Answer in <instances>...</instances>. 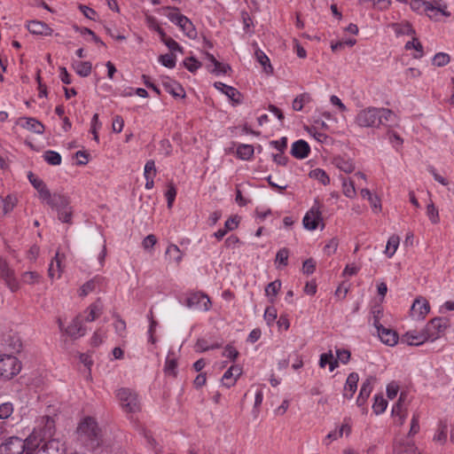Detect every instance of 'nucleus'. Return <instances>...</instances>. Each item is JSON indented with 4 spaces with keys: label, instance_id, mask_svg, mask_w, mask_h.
I'll return each mask as SVG.
<instances>
[{
    "label": "nucleus",
    "instance_id": "nucleus-4",
    "mask_svg": "<svg viewBox=\"0 0 454 454\" xmlns=\"http://www.w3.org/2000/svg\"><path fill=\"white\" fill-rule=\"evenodd\" d=\"M27 178L33 187L37 191L39 199L47 205H62L66 202L65 195L60 193H51L45 183L32 172H29Z\"/></svg>",
    "mask_w": 454,
    "mask_h": 454
},
{
    "label": "nucleus",
    "instance_id": "nucleus-3",
    "mask_svg": "<svg viewBox=\"0 0 454 454\" xmlns=\"http://www.w3.org/2000/svg\"><path fill=\"white\" fill-rule=\"evenodd\" d=\"M36 431H33L26 440L17 436L8 438L0 447L3 454H27L36 446Z\"/></svg>",
    "mask_w": 454,
    "mask_h": 454
},
{
    "label": "nucleus",
    "instance_id": "nucleus-31",
    "mask_svg": "<svg viewBox=\"0 0 454 454\" xmlns=\"http://www.w3.org/2000/svg\"><path fill=\"white\" fill-rule=\"evenodd\" d=\"M181 30L189 37L195 38L197 35L196 29L192 24V22L184 16L181 19V22L177 25Z\"/></svg>",
    "mask_w": 454,
    "mask_h": 454
},
{
    "label": "nucleus",
    "instance_id": "nucleus-7",
    "mask_svg": "<svg viewBox=\"0 0 454 454\" xmlns=\"http://www.w3.org/2000/svg\"><path fill=\"white\" fill-rule=\"evenodd\" d=\"M116 397L123 411L135 413L140 411V402L136 392L129 388H121L116 392Z\"/></svg>",
    "mask_w": 454,
    "mask_h": 454
},
{
    "label": "nucleus",
    "instance_id": "nucleus-52",
    "mask_svg": "<svg viewBox=\"0 0 454 454\" xmlns=\"http://www.w3.org/2000/svg\"><path fill=\"white\" fill-rule=\"evenodd\" d=\"M159 62L168 68H173L176 66V56L172 53L160 55Z\"/></svg>",
    "mask_w": 454,
    "mask_h": 454
},
{
    "label": "nucleus",
    "instance_id": "nucleus-26",
    "mask_svg": "<svg viewBox=\"0 0 454 454\" xmlns=\"http://www.w3.org/2000/svg\"><path fill=\"white\" fill-rule=\"evenodd\" d=\"M241 374V370L238 366H231L224 373L222 378L223 384L227 387H232L239 376Z\"/></svg>",
    "mask_w": 454,
    "mask_h": 454
},
{
    "label": "nucleus",
    "instance_id": "nucleus-62",
    "mask_svg": "<svg viewBox=\"0 0 454 454\" xmlns=\"http://www.w3.org/2000/svg\"><path fill=\"white\" fill-rule=\"evenodd\" d=\"M184 67L190 71V72H195L198 70L201 64L197 59H195L192 57L187 58L184 60Z\"/></svg>",
    "mask_w": 454,
    "mask_h": 454
},
{
    "label": "nucleus",
    "instance_id": "nucleus-60",
    "mask_svg": "<svg viewBox=\"0 0 454 454\" xmlns=\"http://www.w3.org/2000/svg\"><path fill=\"white\" fill-rule=\"evenodd\" d=\"M289 251L287 248H281L276 254V262L280 264L286 266L288 262Z\"/></svg>",
    "mask_w": 454,
    "mask_h": 454
},
{
    "label": "nucleus",
    "instance_id": "nucleus-33",
    "mask_svg": "<svg viewBox=\"0 0 454 454\" xmlns=\"http://www.w3.org/2000/svg\"><path fill=\"white\" fill-rule=\"evenodd\" d=\"M311 100L312 98L309 93H301L294 99L292 108L294 111H301L303 106L311 102Z\"/></svg>",
    "mask_w": 454,
    "mask_h": 454
},
{
    "label": "nucleus",
    "instance_id": "nucleus-19",
    "mask_svg": "<svg viewBox=\"0 0 454 454\" xmlns=\"http://www.w3.org/2000/svg\"><path fill=\"white\" fill-rule=\"evenodd\" d=\"M18 198L14 194H8L5 197L0 196V216L11 213L17 206Z\"/></svg>",
    "mask_w": 454,
    "mask_h": 454
},
{
    "label": "nucleus",
    "instance_id": "nucleus-14",
    "mask_svg": "<svg viewBox=\"0 0 454 454\" xmlns=\"http://www.w3.org/2000/svg\"><path fill=\"white\" fill-rule=\"evenodd\" d=\"M425 14L432 20H438L439 15H442L444 17H450V12L448 11V6L446 4H439V3H431L427 5Z\"/></svg>",
    "mask_w": 454,
    "mask_h": 454
},
{
    "label": "nucleus",
    "instance_id": "nucleus-15",
    "mask_svg": "<svg viewBox=\"0 0 454 454\" xmlns=\"http://www.w3.org/2000/svg\"><path fill=\"white\" fill-rule=\"evenodd\" d=\"M404 394L401 393L398 402L393 406L392 415L394 417L395 423L398 426L403 425L407 418V409L403 405Z\"/></svg>",
    "mask_w": 454,
    "mask_h": 454
},
{
    "label": "nucleus",
    "instance_id": "nucleus-30",
    "mask_svg": "<svg viewBox=\"0 0 454 454\" xmlns=\"http://www.w3.org/2000/svg\"><path fill=\"white\" fill-rule=\"evenodd\" d=\"M72 67L76 74L82 77H87L91 73V63L89 61H74Z\"/></svg>",
    "mask_w": 454,
    "mask_h": 454
},
{
    "label": "nucleus",
    "instance_id": "nucleus-50",
    "mask_svg": "<svg viewBox=\"0 0 454 454\" xmlns=\"http://www.w3.org/2000/svg\"><path fill=\"white\" fill-rule=\"evenodd\" d=\"M450 61V57L445 52H438L433 58V65L436 67H444Z\"/></svg>",
    "mask_w": 454,
    "mask_h": 454
},
{
    "label": "nucleus",
    "instance_id": "nucleus-45",
    "mask_svg": "<svg viewBox=\"0 0 454 454\" xmlns=\"http://www.w3.org/2000/svg\"><path fill=\"white\" fill-rule=\"evenodd\" d=\"M44 160L52 166H58L61 163V156L55 151H47L43 154Z\"/></svg>",
    "mask_w": 454,
    "mask_h": 454
},
{
    "label": "nucleus",
    "instance_id": "nucleus-61",
    "mask_svg": "<svg viewBox=\"0 0 454 454\" xmlns=\"http://www.w3.org/2000/svg\"><path fill=\"white\" fill-rule=\"evenodd\" d=\"M101 128V122L99 121L98 114H95L91 120V133L93 134L94 139L98 142V129Z\"/></svg>",
    "mask_w": 454,
    "mask_h": 454
},
{
    "label": "nucleus",
    "instance_id": "nucleus-10",
    "mask_svg": "<svg viewBox=\"0 0 454 454\" xmlns=\"http://www.w3.org/2000/svg\"><path fill=\"white\" fill-rule=\"evenodd\" d=\"M210 300L202 293L191 294L186 299V306L192 309L207 311L210 309Z\"/></svg>",
    "mask_w": 454,
    "mask_h": 454
},
{
    "label": "nucleus",
    "instance_id": "nucleus-28",
    "mask_svg": "<svg viewBox=\"0 0 454 454\" xmlns=\"http://www.w3.org/2000/svg\"><path fill=\"white\" fill-rule=\"evenodd\" d=\"M61 257L59 252L56 253L54 259L49 265L48 269V276L50 278L54 279L55 278H60V274L62 271L61 268Z\"/></svg>",
    "mask_w": 454,
    "mask_h": 454
},
{
    "label": "nucleus",
    "instance_id": "nucleus-27",
    "mask_svg": "<svg viewBox=\"0 0 454 454\" xmlns=\"http://www.w3.org/2000/svg\"><path fill=\"white\" fill-rule=\"evenodd\" d=\"M27 29L32 34L41 35H48L51 31V29L45 23L37 20L28 22Z\"/></svg>",
    "mask_w": 454,
    "mask_h": 454
},
{
    "label": "nucleus",
    "instance_id": "nucleus-40",
    "mask_svg": "<svg viewBox=\"0 0 454 454\" xmlns=\"http://www.w3.org/2000/svg\"><path fill=\"white\" fill-rule=\"evenodd\" d=\"M41 275L36 271H26L21 276V280L27 285H35L41 280Z\"/></svg>",
    "mask_w": 454,
    "mask_h": 454
},
{
    "label": "nucleus",
    "instance_id": "nucleus-58",
    "mask_svg": "<svg viewBox=\"0 0 454 454\" xmlns=\"http://www.w3.org/2000/svg\"><path fill=\"white\" fill-rule=\"evenodd\" d=\"M387 137L389 142L392 144V145L395 148L400 147L403 143V138L396 132L393 131L392 129L387 130Z\"/></svg>",
    "mask_w": 454,
    "mask_h": 454
},
{
    "label": "nucleus",
    "instance_id": "nucleus-25",
    "mask_svg": "<svg viewBox=\"0 0 454 454\" xmlns=\"http://www.w3.org/2000/svg\"><path fill=\"white\" fill-rule=\"evenodd\" d=\"M418 448L411 441H399L394 444L395 454H417Z\"/></svg>",
    "mask_w": 454,
    "mask_h": 454
},
{
    "label": "nucleus",
    "instance_id": "nucleus-54",
    "mask_svg": "<svg viewBox=\"0 0 454 454\" xmlns=\"http://www.w3.org/2000/svg\"><path fill=\"white\" fill-rule=\"evenodd\" d=\"M428 4L429 2L424 0H412L410 4L411 10L420 14L425 13Z\"/></svg>",
    "mask_w": 454,
    "mask_h": 454
},
{
    "label": "nucleus",
    "instance_id": "nucleus-42",
    "mask_svg": "<svg viewBox=\"0 0 454 454\" xmlns=\"http://www.w3.org/2000/svg\"><path fill=\"white\" fill-rule=\"evenodd\" d=\"M387 406V402L386 399L381 395H375L374 396V403L372 404V410L373 411L379 415L383 413Z\"/></svg>",
    "mask_w": 454,
    "mask_h": 454
},
{
    "label": "nucleus",
    "instance_id": "nucleus-34",
    "mask_svg": "<svg viewBox=\"0 0 454 454\" xmlns=\"http://www.w3.org/2000/svg\"><path fill=\"white\" fill-rule=\"evenodd\" d=\"M166 255L168 257V260L173 261L177 264L182 261L183 258V253L175 244H170L167 247Z\"/></svg>",
    "mask_w": 454,
    "mask_h": 454
},
{
    "label": "nucleus",
    "instance_id": "nucleus-32",
    "mask_svg": "<svg viewBox=\"0 0 454 454\" xmlns=\"http://www.w3.org/2000/svg\"><path fill=\"white\" fill-rule=\"evenodd\" d=\"M400 243V238L397 235H392L389 237L384 254L388 257L392 258L395 254Z\"/></svg>",
    "mask_w": 454,
    "mask_h": 454
},
{
    "label": "nucleus",
    "instance_id": "nucleus-16",
    "mask_svg": "<svg viewBox=\"0 0 454 454\" xmlns=\"http://www.w3.org/2000/svg\"><path fill=\"white\" fill-rule=\"evenodd\" d=\"M66 202L62 205H49L51 208L55 209L58 212V217L62 223H70L72 220V209L69 206L70 201L69 199L65 196Z\"/></svg>",
    "mask_w": 454,
    "mask_h": 454
},
{
    "label": "nucleus",
    "instance_id": "nucleus-63",
    "mask_svg": "<svg viewBox=\"0 0 454 454\" xmlns=\"http://www.w3.org/2000/svg\"><path fill=\"white\" fill-rule=\"evenodd\" d=\"M165 196L167 198V200H168V208H171L172 206H173V202L176 199V190L174 186V184H168V190L165 193Z\"/></svg>",
    "mask_w": 454,
    "mask_h": 454
},
{
    "label": "nucleus",
    "instance_id": "nucleus-8",
    "mask_svg": "<svg viewBox=\"0 0 454 454\" xmlns=\"http://www.w3.org/2000/svg\"><path fill=\"white\" fill-rule=\"evenodd\" d=\"M449 327V319L445 317H435L430 320L425 327L426 333L431 341L441 337V335Z\"/></svg>",
    "mask_w": 454,
    "mask_h": 454
},
{
    "label": "nucleus",
    "instance_id": "nucleus-48",
    "mask_svg": "<svg viewBox=\"0 0 454 454\" xmlns=\"http://www.w3.org/2000/svg\"><path fill=\"white\" fill-rule=\"evenodd\" d=\"M237 154L242 160H248L254 154V147L250 145H240L237 148Z\"/></svg>",
    "mask_w": 454,
    "mask_h": 454
},
{
    "label": "nucleus",
    "instance_id": "nucleus-44",
    "mask_svg": "<svg viewBox=\"0 0 454 454\" xmlns=\"http://www.w3.org/2000/svg\"><path fill=\"white\" fill-rule=\"evenodd\" d=\"M207 58L214 66V68L212 69L213 73L216 74H225L227 70L230 69V67L228 65L220 63L215 59V58L213 55L207 54Z\"/></svg>",
    "mask_w": 454,
    "mask_h": 454
},
{
    "label": "nucleus",
    "instance_id": "nucleus-24",
    "mask_svg": "<svg viewBox=\"0 0 454 454\" xmlns=\"http://www.w3.org/2000/svg\"><path fill=\"white\" fill-rule=\"evenodd\" d=\"M65 333L73 339H77L85 334V329L82 327V322L78 317L72 320L69 325L65 329Z\"/></svg>",
    "mask_w": 454,
    "mask_h": 454
},
{
    "label": "nucleus",
    "instance_id": "nucleus-1",
    "mask_svg": "<svg viewBox=\"0 0 454 454\" xmlns=\"http://www.w3.org/2000/svg\"><path fill=\"white\" fill-rule=\"evenodd\" d=\"M355 123L360 128L367 129L398 126L397 116L391 109L374 106L360 110L355 117Z\"/></svg>",
    "mask_w": 454,
    "mask_h": 454
},
{
    "label": "nucleus",
    "instance_id": "nucleus-38",
    "mask_svg": "<svg viewBox=\"0 0 454 454\" xmlns=\"http://www.w3.org/2000/svg\"><path fill=\"white\" fill-rule=\"evenodd\" d=\"M164 12L167 18L176 26L181 22V19L184 17L177 8L167 7L164 8Z\"/></svg>",
    "mask_w": 454,
    "mask_h": 454
},
{
    "label": "nucleus",
    "instance_id": "nucleus-53",
    "mask_svg": "<svg viewBox=\"0 0 454 454\" xmlns=\"http://www.w3.org/2000/svg\"><path fill=\"white\" fill-rule=\"evenodd\" d=\"M263 317H264V319H265L267 325L270 326L272 325L278 317V312H277L276 308H274L272 306L267 307L264 311Z\"/></svg>",
    "mask_w": 454,
    "mask_h": 454
},
{
    "label": "nucleus",
    "instance_id": "nucleus-21",
    "mask_svg": "<svg viewBox=\"0 0 454 454\" xmlns=\"http://www.w3.org/2000/svg\"><path fill=\"white\" fill-rule=\"evenodd\" d=\"M22 128L33 131L36 134H43L44 131V126L32 117L20 118L18 122Z\"/></svg>",
    "mask_w": 454,
    "mask_h": 454
},
{
    "label": "nucleus",
    "instance_id": "nucleus-35",
    "mask_svg": "<svg viewBox=\"0 0 454 454\" xmlns=\"http://www.w3.org/2000/svg\"><path fill=\"white\" fill-rule=\"evenodd\" d=\"M334 161L337 168L345 173H351L355 169V165L350 159L337 157Z\"/></svg>",
    "mask_w": 454,
    "mask_h": 454
},
{
    "label": "nucleus",
    "instance_id": "nucleus-17",
    "mask_svg": "<svg viewBox=\"0 0 454 454\" xmlns=\"http://www.w3.org/2000/svg\"><path fill=\"white\" fill-rule=\"evenodd\" d=\"M214 86L216 90L225 94L233 103H241V94L236 88L221 82H215Z\"/></svg>",
    "mask_w": 454,
    "mask_h": 454
},
{
    "label": "nucleus",
    "instance_id": "nucleus-9",
    "mask_svg": "<svg viewBox=\"0 0 454 454\" xmlns=\"http://www.w3.org/2000/svg\"><path fill=\"white\" fill-rule=\"evenodd\" d=\"M322 221L323 218L320 206L316 201L312 207L304 215L302 223L305 229L314 231L318 227Z\"/></svg>",
    "mask_w": 454,
    "mask_h": 454
},
{
    "label": "nucleus",
    "instance_id": "nucleus-5",
    "mask_svg": "<svg viewBox=\"0 0 454 454\" xmlns=\"http://www.w3.org/2000/svg\"><path fill=\"white\" fill-rule=\"evenodd\" d=\"M35 447H33L34 454H66L65 443L59 439H50L45 441L41 436V433L36 431Z\"/></svg>",
    "mask_w": 454,
    "mask_h": 454
},
{
    "label": "nucleus",
    "instance_id": "nucleus-55",
    "mask_svg": "<svg viewBox=\"0 0 454 454\" xmlns=\"http://www.w3.org/2000/svg\"><path fill=\"white\" fill-rule=\"evenodd\" d=\"M357 2L359 4L372 3L374 7L380 10L388 8L391 4V0H357Z\"/></svg>",
    "mask_w": 454,
    "mask_h": 454
},
{
    "label": "nucleus",
    "instance_id": "nucleus-13",
    "mask_svg": "<svg viewBox=\"0 0 454 454\" xmlns=\"http://www.w3.org/2000/svg\"><path fill=\"white\" fill-rule=\"evenodd\" d=\"M429 311L430 306L428 301L421 296L415 299L411 308V316L417 319H424Z\"/></svg>",
    "mask_w": 454,
    "mask_h": 454
},
{
    "label": "nucleus",
    "instance_id": "nucleus-56",
    "mask_svg": "<svg viewBox=\"0 0 454 454\" xmlns=\"http://www.w3.org/2000/svg\"><path fill=\"white\" fill-rule=\"evenodd\" d=\"M13 413V405L12 403H4L0 404V419H6Z\"/></svg>",
    "mask_w": 454,
    "mask_h": 454
},
{
    "label": "nucleus",
    "instance_id": "nucleus-37",
    "mask_svg": "<svg viewBox=\"0 0 454 454\" xmlns=\"http://www.w3.org/2000/svg\"><path fill=\"white\" fill-rule=\"evenodd\" d=\"M404 47L407 51L411 49H414L416 51V54H414L415 59H420L424 54L423 46L421 43L419 41V39L416 37H412L411 41L407 42Z\"/></svg>",
    "mask_w": 454,
    "mask_h": 454
},
{
    "label": "nucleus",
    "instance_id": "nucleus-47",
    "mask_svg": "<svg viewBox=\"0 0 454 454\" xmlns=\"http://www.w3.org/2000/svg\"><path fill=\"white\" fill-rule=\"evenodd\" d=\"M447 424L441 422L433 440L435 442L444 443L447 440Z\"/></svg>",
    "mask_w": 454,
    "mask_h": 454
},
{
    "label": "nucleus",
    "instance_id": "nucleus-36",
    "mask_svg": "<svg viewBox=\"0 0 454 454\" xmlns=\"http://www.w3.org/2000/svg\"><path fill=\"white\" fill-rule=\"evenodd\" d=\"M281 288V282L280 280H275L273 282H270L268 284V286L265 288V294L269 297V300L270 302L274 301V299L276 295L278 294V291Z\"/></svg>",
    "mask_w": 454,
    "mask_h": 454
},
{
    "label": "nucleus",
    "instance_id": "nucleus-46",
    "mask_svg": "<svg viewBox=\"0 0 454 454\" xmlns=\"http://www.w3.org/2000/svg\"><path fill=\"white\" fill-rule=\"evenodd\" d=\"M342 192L346 197L351 199L355 198L356 195V191L354 182L352 180L344 179L342 182Z\"/></svg>",
    "mask_w": 454,
    "mask_h": 454
},
{
    "label": "nucleus",
    "instance_id": "nucleus-2",
    "mask_svg": "<svg viewBox=\"0 0 454 454\" xmlns=\"http://www.w3.org/2000/svg\"><path fill=\"white\" fill-rule=\"evenodd\" d=\"M76 433L80 443L89 450H94L103 443L102 430L91 417H86L79 423Z\"/></svg>",
    "mask_w": 454,
    "mask_h": 454
},
{
    "label": "nucleus",
    "instance_id": "nucleus-64",
    "mask_svg": "<svg viewBox=\"0 0 454 454\" xmlns=\"http://www.w3.org/2000/svg\"><path fill=\"white\" fill-rule=\"evenodd\" d=\"M316 270V262L312 259H307L302 264V272L306 275H311Z\"/></svg>",
    "mask_w": 454,
    "mask_h": 454
},
{
    "label": "nucleus",
    "instance_id": "nucleus-6",
    "mask_svg": "<svg viewBox=\"0 0 454 454\" xmlns=\"http://www.w3.org/2000/svg\"><path fill=\"white\" fill-rule=\"evenodd\" d=\"M21 363L12 355H0V380H8L20 373Z\"/></svg>",
    "mask_w": 454,
    "mask_h": 454
},
{
    "label": "nucleus",
    "instance_id": "nucleus-41",
    "mask_svg": "<svg viewBox=\"0 0 454 454\" xmlns=\"http://www.w3.org/2000/svg\"><path fill=\"white\" fill-rule=\"evenodd\" d=\"M309 176L313 179L319 181L324 185L330 183V178L326 172L321 168H316L309 172Z\"/></svg>",
    "mask_w": 454,
    "mask_h": 454
},
{
    "label": "nucleus",
    "instance_id": "nucleus-51",
    "mask_svg": "<svg viewBox=\"0 0 454 454\" xmlns=\"http://www.w3.org/2000/svg\"><path fill=\"white\" fill-rule=\"evenodd\" d=\"M96 283H97L96 279H90V280L87 281L86 283H84L79 290V295L81 297H85L89 294L93 292L96 288Z\"/></svg>",
    "mask_w": 454,
    "mask_h": 454
},
{
    "label": "nucleus",
    "instance_id": "nucleus-20",
    "mask_svg": "<svg viewBox=\"0 0 454 454\" xmlns=\"http://www.w3.org/2000/svg\"><path fill=\"white\" fill-rule=\"evenodd\" d=\"M375 379L372 377L367 378L361 386L359 395L356 399V403L358 406H362L365 403L366 400L370 396Z\"/></svg>",
    "mask_w": 454,
    "mask_h": 454
},
{
    "label": "nucleus",
    "instance_id": "nucleus-12",
    "mask_svg": "<svg viewBox=\"0 0 454 454\" xmlns=\"http://www.w3.org/2000/svg\"><path fill=\"white\" fill-rule=\"evenodd\" d=\"M427 340H430L425 329L420 332L415 330L408 331L401 338L403 343H406L410 346H419Z\"/></svg>",
    "mask_w": 454,
    "mask_h": 454
},
{
    "label": "nucleus",
    "instance_id": "nucleus-59",
    "mask_svg": "<svg viewBox=\"0 0 454 454\" xmlns=\"http://www.w3.org/2000/svg\"><path fill=\"white\" fill-rule=\"evenodd\" d=\"M156 168L154 160H148L145 165V170H144V176L145 178H147V176H152V178H154L156 176Z\"/></svg>",
    "mask_w": 454,
    "mask_h": 454
},
{
    "label": "nucleus",
    "instance_id": "nucleus-49",
    "mask_svg": "<svg viewBox=\"0 0 454 454\" xmlns=\"http://www.w3.org/2000/svg\"><path fill=\"white\" fill-rule=\"evenodd\" d=\"M177 363L175 358L167 357L164 366V372L166 374L176 377L177 374Z\"/></svg>",
    "mask_w": 454,
    "mask_h": 454
},
{
    "label": "nucleus",
    "instance_id": "nucleus-18",
    "mask_svg": "<svg viewBox=\"0 0 454 454\" xmlns=\"http://www.w3.org/2000/svg\"><path fill=\"white\" fill-rule=\"evenodd\" d=\"M104 310V305L102 301L98 299L93 303H91L85 310H84V320L86 322H93L97 318H98Z\"/></svg>",
    "mask_w": 454,
    "mask_h": 454
},
{
    "label": "nucleus",
    "instance_id": "nucleus-29",
    "mask_svg": "<svg viewBox=\"0 0 454 454\" xmlns=\"http://www.w3.org/2000/svg\"><path fill=\"white\" fill-rule=\"evenodd\" d=\"M163 86L166 90L167 92H168L169 94H171L173 97L175 98H184L185 97V92H184V90L183 89V87L174 82V81H166V82H163Z\"/></svg>",
    "mask_w": 454,
    "mask_h": 454
},
{
    "label": "nucleus",
    "instance_id": "nucleus-23",
    "mask_svg": "<svg viewBox=\"0 0 454 454\" xmlns=\"http://www.w3.org/2000/svg\"><path fill=\"white\" fill-rule=\"evenodd\" d=\"M359 380V376L356 372H351L347 380L343 389L344 397L350 399L353 397L355 392L357 388V382Z\"/></svg>",
    "mask_w": 454,
    "mask_h": 454
},
{
    "label": "nucleus",
    "instance_id": "nucleus-22",
    "mask_svg": "<svg viewBox=\"0 0 454 454\" xmlns=\"http://www.w3.org/2000/svg\"><path fill=\"white\" fill-rule=\"evenodd\" d=\"M309 152L310 148L309 144L302 139L298 140L292 145L291 153L296 159H304L308 157Z\"/></svg>",
    "mask_w": 454,
    "mask_h": 454
},
{
    "label": "nucleus",
    "instance_id": "nucleus-39",
    "mask_svg": "<svg viewBox=\"0 0 454 454\" xmlns=\"http://www.w3.org/2000/svg\"><path fill=\"white\" fill-rule=\"evenodd\" d=\"M255 57L257 61L263 67L264 71L268 74H272L273 68L267 55L262 51L257 50L255 51Z\"/></svg>",
    "mask_w": 454,
    "mask_h": 454
},
{
    "label": "nucleus",
    "instance_id": "nucleus-57",
    "mask_svg": "<svg viewBox=\"0 0 454 454\" xmlns=\"http://www.w3.org/2000/svg\"><path fill=\"white\" fill-rule=\"evenodd\" d=\"M13 276V270L9 268L8 264L4 261L0 260V278L5 281Z\"/></svg>",
    "mask_w": 454,
    "mask_h": 454
},
{
    "label": "nucleus",
    "instance_id": "nucleus-11",
    "mask_svg": "<svg viewBox=\"0 0 454 454\" xmlns=\"http://www.w3.org/2000/svg\"><path fill=\"white\" fill-rule=\"evenodd\" d=\"M373 325L376 327L378 335L383 343L391 347L397 344L398 334L395 331L385 328L378 319H375Z\"/></svg>",
    "mask_w": 454,
    "mask_h": 454
},
{
    "label": "nucleus",
    "instance_id": "nucleus-43",
    "mask_svg": "<svg viewBox=\"0 0 454 454\" xmlns=\"http://www.w3.org/2000/svg\"><path fill=\"white\" fill-rule=\"evenodd\" d=\"M427 215L433 224L440 223L439 211L432 201L427 206Z\"/></svg>",
    "mask_w": 454,
    "mask_h": 454
}]
</instances>
